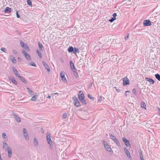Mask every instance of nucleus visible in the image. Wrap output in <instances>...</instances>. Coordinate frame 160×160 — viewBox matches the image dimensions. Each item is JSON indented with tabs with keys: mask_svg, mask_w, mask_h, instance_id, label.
Returning a JSON list of instances; mask_svg holds the SVG:
<instances>
[{
	"mask_svg": "<svg viewBox=\"0 0 160 160\" xmlns=\"http://www.w3.org/2000/svg\"><path fill=\"white\" fill-rule=\"evenodd\" d=\"M78 97L80 101L83 104H87V102L85 99V96L82 91H80L78 94Z\"/></svg>",
	"mask_w": 160,
	"mask_h": 160,
	"instance_id": "obj_1",
	"label": "nucleus"
},
{
	"mask_svg": "<svg viewBox=\"0 0 160 160\" xmlns=\"http://www.w3.org/2000/svg\"><path fill=\"white\" fill-rule=\"evenodd\" d=\"M72 99L73 101L74 105L76 107H78L81 106V104H80V102L76 96H74L72 98Z\"/></svg>",
	"mask_w": 160,
	"mask_h": 160,
	"instance_id": "obj_2",
	"label": "nucleus"
},
{
	"mask_svg": "<svg viewBox=\"0 0 160 160\" xmlns=\"http://www.w3.org/2000/svg\"><path fill=\"white\" fill-rule=\"evenodd\" d=\"M109 134L110 138L114 141V142L117 144V145L118 146H120V144L116 138L112 134Z\"/></svg>",
	"mask_w": 160,
	"mask_h": 160,
	"instance_id": "obj_3",
	"label": "nucleus"
},
{
	"mask_svg": "<svg viewBox=\"0 0 160 160\" xmlns=\"http://www.w3.org/2000/svg\"><path fill=\"white\" fill-rule=\"evenodd\" d=\"M47 139L48 144L49 145L50 147H52V146L53 145L52 144V142L51 139V136H50V134H47Z\"/></svg>",
	"mask_w": 160,
	"mask_h": 160,
	"instance_id": "obj_4",
	"label": "nucleus"
},
{
	"mask_svg": "<svg viewBox=\"0 0 160 160\" xmlns=\"http://www.w3.org/2000/svg\"><path fill=\"white\" fill-rule=\"evenodd\" d=\"M22 53L24 55L26 59L29 61L31 60L30 56L26 52L22 51Z\"/></svg>",
	"mask_w": 160,
	"mask_h": 160,
	"instance_id": "obj_5",
	"label": "nucleus"
},
{
	"mask_svg": "<svg viewBox=\"0 0 160 160\" xmlns=\"http://www.w3.org/2000/svg\"><path fill=\"white\" fill-rule=\"evenodd\" d=\"M124 150L125 154H126L127 156L128 157V158L130 159H131L132 157L130 155V153L129 151L128 150V148L126 147H125L124 148Z\"/></svg>",
	"mask_w": 160,
	"mask_h": 160,
	"instance_id": "obj_6",
	"label": "nucleus"
},
{
	"mask_svg": "<svg viewBox=\"0 0 160 160\" xmlns=\"http://www.w3.org/2000/svg\"><path fill=\"white\" fill-rule=\"evenodd\" d=\"M23 136L25 138L26 140H28L29 139L28 138V133L27 131L25 128H23Z\"/></svg>",
	"mask_w": 160,
	"mask_h": 160,
	"instance_id": "obj_7",
	"label": "nucleus"
},
{
	"mask_svg": "<svg viewBox=\"0 0 160 160\" xmlns=\"http://www.w3.org/2000/svg\"><path fill=\"white\" fill-rule=\"evenodd\" d=\"M143 25L144 26H150L151 25V23L149 20H145L143 21Z\"/></svg>",
	"mask_w": 160,
	"mask_h": 160,
	"instance_id": "obj_8",
	"label": "nucleus"
},
{
	"mask_svg": "<svg viewBox=\"0 0 160 160\" xmlns=\"http://www.w3.org/2000/svg\"><path fill=\"white\" fill-rule=\"evenodd\" d=\"M122 140L124 142L126 146L127 147H129L131 146V145L129 143V141L125 138H123Z\"/></svg>",
	"mask_w": 160,
	"mask_h": 160,
	"instance_id": "obj_9",
	"label": "nucleus"
},
{
	"mask_svg": "<svg viewBox=\"0 0 160 160\" xmlns=\"http://www.w3.org/2000/svg\"><path fill=\"white\" fill-rule=\"evenodd\" d=\"M123 84L124 85H129L130 83L129 81L127 78H124L123 80Z\"/></svg>",
	"mask_w": 160,
	"mask_h": 160,
	"instance_id": "obj_10",
	"label": "nucleus"
},
{
	"mask_svg": "<svg viewBox=\"0 0 160 160\" xmlns=\"http://www.w3.org/2000/svg\"><path fill=\"white\" fill-rule=\"evenodd\" d=\"M60 76L62 80L64 82H67V80L66 78L65 77V74L64 72H61L60 73Z\"/></svg>",
	"mask_w": 160,
	"mask_h": 160,
	"instance_id": "obj_11",
	"label": "nucleus"
},
{
	"mask_svg": "<svg viewBox=\"0 0 160 160\" xmlns=\"http://www.w3.org/2000/svg\"><path fill=\"white\" fill-rule=\"evenodd\" d=\"M12 68L14 74L17 76V77L18 78L20 77V75L18 73L17 69L14 67H13Z\"/></svg>",
	"mask_w": 160,
	"mask_h": 160,
	"instance_id": "obj_12",
	"label": "nucleus"
},
{
	"mask_svg": "<svg viewBox=\"0 0 160 160\" xmlns=\"http://www.w3.org/2000/svg\"><path fill=\"white\" fill-rule=\"evenodd\" d=\"M70 66L73 72H75L76 71V69L75 68L74 64L72 61H70Z\"/></svg>",
	"mask_w": 160,
	"mask_h": 160,
	"instance_id": "obj_13",
	"label": "nucleus"
},
{
	"mask_svg": "<svg viewBox=\"0 0 160 160\" xmlns=\"http://www.w3.org/2000/svg\"><path fill=\"white\" fill-rule=\"evenodd\" d=\"M42 63L45 69L47 70L48 72H50V69L49 66L45 62H43Z\"/></svg>",
	"mask_w": 160,
	"mask_h": 160,
	"instance_id": "obj_14",
	"label": "nucleus"
},
{
	"mask_svg": "<svg viewBox=\"0 0 160 160\" xmlns=\"http://www.w3.org/2000/svg\"><path fill=\"white\" fill-rule=\"evenodd\" d=\"M20 43L21 46L24 48L25 50H27L28 48V46L26 44H24L22 41H20Z\"/></svg>",
	"mask_w": 160,
	"mask_h": 160,
	"instance_id": "obj_15",
	"label": "nucleus"
},
{
	"mask_svg": "<svg viewBox=\"0 0 160 160\" xmlns=\"http://www.w3.org/2000/svg\"><path fill=\"white\" fill-rule=\"evenodd\" d=\"M9 79L15 85H17L18 84V83L15 79L12 77H10L9 78Z\"/></svg>",
	"mask_w": 160,
	"mask_h": 160,
	"instance_id": "obj_16",
	"label": "nucleus"
},
{
	"mask_svg": "<svg viewBox=\"0 0 160 160\" xmlns=\"http://www.w3.org/2000/svg\"><path fill=\"white\" fill-rule=\"evenodd\" d=\"M3 148L5 151H7L9 149L7 144L5 142L3 143Z\"/></svg>",
	"mask_w": 160,
	"mask_h": 160,
	"instance_id": "obj_17",
	"label": "nucleus"
},
{
	"mask_svg": "<svg viewBox=\"0 0 160 160\" xmlns=\"http://www.w3.org/2000/svg\"><path fill=\"white\" fill-rule=\"evenodd\" d=\"M145 80H147V81L149 82L152 84H153L154 83V81L152 79L148 78H146Z\"/></svg>",
	"mask_w": 160,
	"mask_h": 160,
	"instance_id": "obj_18",
	"label": "nucleus"
},
{
	"mask_svg": "<svg viewBox=\"0 0 160 160\" xmlns=\"http://www.w3.org/2000/svg\"><path fill=\"white\" fill-rule=\"evenodd\" d=\"M15 118V120L18 122H21V119L17 115H14Z\"/></svg>",
	"mask_w": 160,
	"mask_h": 160,
	"instance_id": "obj_19",
	"label": "nucleus"
},
{
	"mask_svg": "<svg viewBox=\"0 0 160 160\" xmlns=\"http://www.w3.org/2000/svg\"><path fill=\"white\" fill-rule=\"evenodd\" d=\"M104 147L107 151L111 152V151H112L111 148H110L108 144L105 146Z\"/></svg>",
	"mask_w": 160,
	"mask_h": 160,
	"instance_id": "obj_20",
	"label": "nucleus"
},
{
	"mask_svg": "<svg viewBox=\"0 0 160 160\" xmlns=\"http://www.w3.org/2000/svg\"><path fill=\"white\" fill-rule=\"evenodd\" d=\"M8 152V158H10L12 154V149L10 148L8 149L7 151Z\"/></svg>",
	"mask_w": 160,
	"mask_h": 160,
	"instance_id": "obj_21",
	"label": "nucleus"
},
{
	"mask_svg": "<svg viewBox=\"0 0 160 160\" xmlns=\"http://www.w3.org/2000/svg\"><path fill=\"white\" fill-rule=\"evenodd\" d=\"M12 11V9L11 8H10L8 7H7L4 11V12L6 13L7 12H11Z\"/></svg>",
	"mask_w": 160,
	"mask_h": 160,
	"instance_id": "obj_22",
	"label": "nucleus"
},
{
	"mask_svg": "<svg viewBox=\"0 0 160 160\" xmlns=\"http://www.w3.org/2000/svg\"><path fill=\"white\" fill-rule=\"evenodd\" d=\"M34 144L36 147H38L39 145L38 142L36 138H35L34 140Z\"/></svg>",
	"mask_w": 160,
	"mask_h": 160,
	"instance_id": "obj_23",
	"label": "nucleus"
},
{
	"mask_svg": "<svg viewBox=\"0 0 160 160\" xmlns=\"http://www.w3.org/2000/svg\"><path fill=\"white\" fill-rule=\"evenodd\" d=\"M37 53L38 55V57L40 58H42V54L41 52L38 50H36Z\"/></svg>",
	"mask_w": 160,
	"mask_h": 160,
	"instance_id": "obj_24",
	"label": "nucleus"
},
{
	"mask_svg": "<svg viewBox=\"0 0 160 160\" xmlns=\"http://www.w3.org/2000/svg\"><path fill=\"white\" fill-rule=\"evenodd\" d=\"M38 45L40 50L41 51H42L43 49V48L42 44L39 42L38 44Z\"/></svg>",
	"mask_w": 160,
	"mask_h": 160,
	"instance_id": "obj_25",
	"label": "nucleus"
},
{
	"mask_svg": "<svg viewBox=\"0 0 160 160\" xmlns=\"http://www.w3.org/2000/svg\"><path fill=\"white\" fill-rule=\"evenodd\" d=\"M141 108L146 109V105L144 102H141Z\"/></svg>",
	"mask_w": 160,
	"mask_h": 160,
	"instance_id": "obj_26",
	"label": "nucleus"
},
{
	"mask_svg": "<svg viewBox=\"0 0 160 160\" xmlns=\"http://www.w3.org/2000/svg\"><path fill=\"white\" fill-rule=\"evenodd\" d=\"M68 52H73L74 51V48L72 47H70L68 49Z\"/></svg>",
	"mask_w": 160,
	"mask_h": 160,
	"instance_id": "obj_27",
	"label": "nucleus"
},
{
	"mask_svg": "<svg viewBox=\"0 0 160 160\" xmlns=\"http://www.w3.org/2000/svg\"><path fill=\"white\" fill-rule=\"evenodd\" d=\"M155 78L159 81H160V75L158 74L155 75Z\"/></svg>",
	"mask_w": 160,
	"mask_h": 160,
	"instance_id": "obj_28",
	"label": "nucleus"
},
{
	"mask_svg": "<svg viewBox=\"0 0 160 160\" xmlns=\"http://www.w3.org/2000/svg\"><path fill=\"white\" fill-rule=\"evenodd\" d=\"M20 79L22 82H23L24 83H26L27 82L25 80V79L21 77V76L18 78Z\"/></svg>",
	"mask_w": 160,
	"mask_h": 160,
	"instance_id": "obj_29",
	"label": "nucleus"
},
{
	"mask_svg": "<svg viewBox=\"0 0 160 160\" xmlns=\"http://www.w3.org/2000/svg\"><path fill=\"white\" fill-rule=\"evenodd\" d=\"M27 91H28L29 93H30L31 95L33 94V93L32 91L29 88H27Z\"/></svg>",
	"mask_w": 160,
	"mask_h": 160,
	"instance_id": "obj_30",
	"label": "nucleus"
},
{
	"mask_svg": "<svg viewBox=\"0 0 160 160\" xmlns=\"http://www.w3.org/2000/svg\"><path fill=\"white\" fill-rule=\"evenodd\" d=\"M78 50L79 49L78 48H74V51H73V52L74 53L76 54L77 53Z\"/></svg>",
	"mask_w": 160,
	"mask_h": 160,
	"instance_id": "obj_31",
	"label": "nucleus"
},
{
	"mask_svg": "<svg viewBox=\"0 0 160 160\" xmlns=\"http://www.w3.org/2000/svg\"><path fill=\"white\" fill-rule=\"evenodd\" d=\"M2 137L3 138L6 139V140H7L8 137L5 133L3 132L2 133Z\"/></svg>",
	"mask_w": 160,
	"mask_h": 160,
	"instance_id": "obj_32",
	"label": "nucleus"
},
{
	"mask_svg": "<svg viewBox=\"0 0 160 160\" xmlns=\"http://www.w3.org/2000/svg\"><path fill=\"white\" fill-rule=\"evenodd\" d=\"M37 97L35 96H33L31 99V100L32 101H34L36 100Z\"/></svg>",
	"mask_w": 160,
	"mask_h": 160,
	"instance_id": "obj_33",
	"label": "nucleus"
},
{
	"mask_svg": "<svg viewBox=\"0 0 160 160\" xmlns=\"http://www.w3.org/2000/svg\"><path fill=\"white\" fill-rule=\"evenodd\" d=\"M139 155L141 160H144L142 153L141 152H139Z\"/></svg>",
	"mask_w": 160,
	"mask_h": 160,
	"instance_id": "obj_34",
	"label": "nucleus"
},
{
	"mask_svg": "<svg viewBox=\"0 0 160 160\" xmlns=\"http://www.w3.org/2000/svg\"><path fill=\"white\" fill-rule=\"evenodd\" d=\"M67 117V115L66 113H64L62 115V118L65 119Z\"/></svg>",
	"mask_w": 160,
	"mask_h": 160,
	"instance_id": "obj_35",
	"label": "nucleus"
},
{
	"mask_svg": "<svg viewBox=\"0 0 160 160\" xmlns=\"http://www.w3.org/2000/svg\"><path fill=\"white\" fill-rule=\"evenodd\" d=\"M27 2L28 5H29L31 6H32V3L31 1L30 0H27Z\"/></svg>",
	"mask_w": 160,
	"mask_h": 160,
	"instance_id": "obj_36",
	"label": "nucleus"
},
{
	"mask_svg": "<svg viewBox=\"0 0 160 160\" xmlns=\"http://www.w3.org/2000/svg\"><path fill=\"white\" fill-rule=\"evenodd\" d=\"M29 65L32 66H33L35 67H37V66L36 65L35 63L33 62H30L29 64Z\"/></svg>",
	"mask_w": 160,
	"mask_h": 160,
	"instance_id": "obj_37",
	"label": "nucleus"
},
{
	"mask_svg": "<svg viewBox=\"0 0 160 160\" xmlns=\"http://www.w3.org/2000/svg\"><path fill=\"white\" fill-rule=\"evenodd\" d=\"M132 92L134 95H136V91L135 88H133L132 90Z\"/></svg>",
	"mask_w": 160,
	"mask_h": 160,
	"instance_id": "obj_38",
	"label": "nucleus"
},
{
	"mask_svg": "<svg viewBox=\"0 0 160 160\" xmlns=\"http://www.w3.org/2000/svg\"><path fill=\"white\" fill-rule=\"evenodd\" d=\"M74 72V75L75 77L77 78L78 77V73L76 72V71H75Z\"/></svg>",
	"mask_w": 160,
	"mask_h": 160,
	"instance_id": "obj_39",
	"label": "nucleus"
},
{
	"mask_svg": "<svg viewBox=\"0 0 160 160\" xmlns=\"http://www.w3.org/2000/svg\"><path fill=\"white\" fill-rule=\"evenodd\" d=\"M88 98H89L91 99H94V98L92 97L90 94H88Z\"/></svg>",
	"mask_w": 160,
	"mask_h": 160,
	"instance_id": "obj_40",
	"label": "nucleus"
},
{
	"mask_svg": "<svg viewBox=\"0 0 160 160\" xmlns=\"http://www.w3.org/2000/svg\"><path fill=\"white\" fill-rule=\"evenodd\" d=\"M116 19V18H114L113 17H112L111 19L109 20V21L111 22H113L114 20Z\"/></svg>",
	"mask_w": 160,
	"mask_h": 160,
	"instance_id": "obj_41",
	"label": "nucleus"
},
{
	"mask_svg": "<svg viewBox=\"0 0 160 160\" xmlns=\"http://www.w3.org/2000/svg\"><path fill=\"white\" fill-rule=\"evenodd\" d=\"M1 50L2 51L5 52H6V50L5 48H1Z\"/></svg>",
	"mask_w": 160,
	"mask_h": 160,
	"instance_id": "obj_42",
	"label": "nucleus"
},
{
	"mask_svg": "<svg viewBox=\"0 0 160 160\" xmlns=\"http://www.w3.org/2000/svg\"><path fill=\"white\" fill-rule=\"evenodd\" d=\"M11 60L13 63H16V60L14 57Z\"/></svg>",
	"mask_w": 160,
	"mask_h": 160,
	"instance_id": "obj_43",
	"label": "nucleus"
},
{
	"mask_svg": "<svg viewBox=\"0 0 160 160\" xmlns=\"http://www.w3.org/2000/svg\"><path fill=\"white\" fill-rule=\"evenodd\" d=\"M113 17L114 18H116V16H117V13H114L112 14Z\"/></svg>",
	"mask_w": 160,
	"mask_h": 160,
	"instance_id": "obj_44",
	"label": "nucleus"
},
{
	"mask_svg": "<svg viewBox=\"0 0 160 160\" xmlns=\"http://www.w3.org/2000/svg\"><path fill=\"white\" fill-rule=\"evenodd\" d=\"M12 52H13V53L14 54H16L17 53V51L16 49L13 50Z\"/></svg>",
	"mask_w": 160,
	"mask_h": 160,
	"instance_id": "obj_45",
	"label": "nucleus"
},
{
	"mask_svg": "<svg viewBox=\"0 0 160 160\" xmlns=\"http://www.w3.org/2000/svg\"><path fill=\"white\" fill-rule=\"evenodd\" d=\"M103 144L104 145V146H105L107 145V144H108L107 143V142L105 141H103Z\"/></svg>",
	"mask_w": 160,
	"mask_h": 160,
	"instance_id": "obj_46",
	"label": "nucleus"
},
{
	"mask_svg": "<svg viewBox=\"0 0 160 160\" xmlns=\"http://www.w3.org/2000/svg\"><path fill=\"white\" fill-rule=\"evenodd\" d=\"M16 16H17V17L18 18H19L20 17V15H19V14H18V12H16Z\"/></svg>",
	"mask_w": 160,
	"mask_h": 160,
	"instance_id": "obj_47",
	"label": "nucleus"
},
{
	"mask_svg": "<svg viewBox=\"0 0 160 160\" xmlns=\"http://www.w3.org/2000/svg\"><path fill=\"white\" fill-rule=\"evenodd\" d=\"M129 36V34H128V35L127 36H126L124 37V39L125 40H127Z\"/></svg>",
	"mask_w": 160,
	"mask_h": 160,
	"instance_id": "obj_48",
	"label": "nucleus"
},
{
	"mask_svg": "<svg viewBox=\"0 0 160 160\" xmlns=\"http://www.w3.org/2000/svg\"><path fill=\"white\" fill-rule=\"evenodd\" d=\"M102 100V96H100V98L98 99V101L101 102Z\"/></svg>",
	"mask_w": 160,
	"mask_h": 160,
	"instance_id": "obj_49",
	"label": "nucleus"
},
{
	"mask_svg": "<svg viewBox=\"0 0 160 160\" xmlns=\"http://www.w3.org/2000/svg\"><path fill=\"white\" fill-rule=\"evenodd\" d=\"M47 98H51V96L49 95L47 97Z\"/></svg>",
	"mask_w": 160,
	"mask_h": 160,
	"instance_id": "obj_50",
	"label": "nucleus"
},
{
	"mask_svg": "<svg viewBox=\"0 0 160 160\" xmlns=\"http://www.w3.org/2000/svg\"><path fill=\"white\" fill-rule=\"evenodd\" d=\"M53 94H55V95H58V93L57 92L55 93H54Z\"/></svg>",
	"mask_w": 160,
	"mask_h": 160,
	"instance_id": "obj_51",
	"label": "nucleus"
},
{
	"mask_svg": "<svg viewBox=\"0 0 160 160\" xmlns=\"http://www.w3.org/2000/svg\"><path fill=\"white\" fill-rule=\"evenodd\" d=\"M129 92V91H127L125 93H126L127 92Z\"/></svg>",
	"mask_w": 160,
	"mask_h": 160,
	"instance_id": "obj_52",
	"label": "nucleus"
},
{
	"mask_svg": "<svg viewBox=\"0 0 160 160\" xmlns=\"http://www.w3.org/2000/svg\"><path fill=\"white\" fill-rule=\"evenodd\" d=\"M117 91L118 92H119L120 91V90L118 89H117Z\"/></svg>",
	"mask_w": 160,
	"mask_h": 160,
	"instance_id": "obj_53",
	"label": "nucleus"
},
{
	"mask_svg": "<svg viewBox=\"0 0 160 160\" xmlns=\"http://www.w3.org/2000/svg\"><path fill=\"white\" fill-rule=\"evenodd\" d=\"M42 132L43 133H44V130H43V129H42Z\"/></svg>",
	"mask_w": 160,
	"mask_h": 160,
	"instance_id": "obj_54",
	"label": "nucleus"
},
{
	"mask_svg": "<svg viewBox=\"0 0 160 160\" xmlns=\"http://www.w3.org/2000/svg\"><path fill=\"white\" fill-rule=\"evenodd\" d=\"M125 96L126 97H127V93H125Z\"/></svg>",
	"mask_w": 160,
	"mask_h": 160,
	"instance_id": "obj_55",
	"label": "nucleus"
},
{
	"mask_svg": "<svg viewBox=\"0 0 160 160\" xmlns=\"http://www.w3.org/2000/svg\"><path fill=\"white\" fill-rule=\"evenodd\" d=\"M18 59L19 60H20V58H18Z\"/></svg>",
	"mask_w": 160,
	"mask_h": 160,
	"instance_id": "obj_56",
	"label": "nucleus"
},
{
	"mask_svg": "<svg viewBox=\"0 0 160 160\" xmlns=\"http://www.w3.org/2000/svg\"><path fill=\"white\" fill-rule=\"evenodd\" d=\"M18 59L19 60H20V58H18Z\"/></svg>",
	"mask_w": 160,
	"mask_h": 160,
	"instance_id": "obj_57",
	"label": "nucleus"
}]
</instances>
